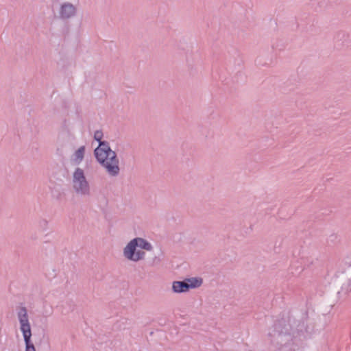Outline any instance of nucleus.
<instances>
[{
    "mask_svg": "<svg viewBox=\"0 0 351 351\" xmlns=\"http://www.w3.org/2000/svg\"><path fill=\"white\" fill-rule=\"evenodd\" d=\"M203 282L201 278H189L182 281H174L172 285V290L175 293H185L190 289L200 287Z\"/></svg>",
    "mask_w": 351,
    "mask_h": 351,
    "instance_id": "20e7f679",
    "label": "nucleus"
},
{
    "mask_svg": "<svg viewBox=\"0 0 351 351\" xmlns=\"http://www.w3.org/2000/svg\"><path fill=\"white\" fill-rule=\"evenodd\" d=\"M85 146L80 147L73 154L72 160L77 165L82 162L84 158Z\"/></svg>",
    "mask_w": 351,
    "mask_h": 351,
    "instance_id": "9d476101",
    "label": "nucleus"
},
{
    "mask_svg": "<svg viewBox=\"0 0 351 351\" xmlns=\"http://www.w3.org/2000/svg\"><path fill=\"white\" fill-rule=\"evenodd\" d=\"M77 9L75 5L70 2L62 3L58 10V18L62 21H69L75 17Z\"/></svg>",
    "mask_w": 351,
    "mask_h": 351,
    "instance_id": "423d86ee",
    "label": "nucleus"
},
{
    "mask_svg": "<svg viewBox=\"0 0 351 351\" xmlns=\"http://www.w3.org/2000/svg\"><path fill=\"white\" fill-rule=\"evenodd\" d=\"M136 244L134 243L132 239L123 248V256L131 261L138 262L143 260L145 256V252L141 250H138Z\"/></svg>",
    "mask_w": 351,
    "mask_h": 351,
    "instance_id": "39448f33",
    "label": "nucleus"
},
{
    "mask_svg": "<svg viewBox=\"0 0 351 351\" xmlns=\"http://www.w3.org/2000/svg\"><path fill=\"white\" fill-rule=\"evenodd\" d=\"M48 221L46 219H42L40 221V226L43 227L44 229L47 228Z\"/></svg>",
    "mask_w": 351,
    "mask_h": 351,
    "instance_id": "9b49d317",
    "label": "nucleus"
},
{
    "mask_svg": "<svg viewBox=\"0 0 351 351\" xmlns=\"http://www.w3.org/2000/svg\"><path fill=\"white\" fill-rule=\"evenodd\" d=\"M132 241L136 244L137 247L140 249L147 251H151L153 249L152 244L143 238L136 237Z\"/></svg>",
    "mask_w": 351,
    "mask_h": 351,
    "instance_id": "1a4fd4ad",
    "label": "nucleus"
},
{
    "mask_svg": "<svg viewBox=\"0 0 351 351\" xmlns=\"http://www.w3.org/2000/svg\"><path fill=\"white\" fill-rule=\"evenodd\" d=\"M73 187L75 192L82 196L90 195V187L84 175V170L80 167L75 169L73 174Z\"/></svg>",
    "mask_w": 351,
    "mask_h": 351,
    "instance_id": "7ed1b4c3",
    "label": "nucleus"
},
{
    "mask_svg": "<svg viewBox=\"0 0 351 351\" xmlns=\"http://www.w3.org/2000/svg\"><path fill=\"white\" fill-rule=\"evenodd\" d=\"M344 286H345V285L342 287V289H344ZM345 289H346V292H348V287L345 288Z\"/></svg>",
    "mask_w": 351,
    "mask_h": 351,
    "instance_id": "f8f14e48",
    "label": "nucleus"
},
{
    "mask_svg": "<svg viewBox=\"0 0 351 351\" xmlns=\"http://www.w3.org/2000/svg\"><path fill=\"white\" fill-rule=\"evenodd\" d=\"M17 318L25 345V351H36L35 346L31 339L32 334L26 307L21 306L18 308Z\"/></svg>",
    "mask_w": 351,
    "mask_h": 351,
    "instance_id": "f03ea898",
    "label": "nucleus"
},
{
    "mask_svg": "<svg viewBox=\"0 0 351 351\" xmlns=\"http://www.w3.org/2000/svg\"><path fill=\"white\" fill-rule=\"evenodd\" d=\"M292 324V336L297 337L308 332L307 320L306 318L301 319H289Z\"/></svg>",
    "mask_w": 351,
    "mask_h": 351,
    "instance_id": "0eeeda50",
    "label": "nucleus"
},
{
    "mask_svg": "<svg viewBox=\"0 0 351 351\" xmlns=\"http://www.w3.org/2000/svg\"><path fill=\"white\" fill-rule=\"evenodd\" d=\"M274 332L278 335L292 336V324L291 322H287L285 319L278 320L275 323Z\"/></svg>",
    "mask_w": 351,
    "mask_h": 351,
    "instance_id": "6e6552de",
    "label": "nucleus"
},
{
    "mask_svg": "<svg viewBox=\"0 0 351 351\" xmlns=\"http://www.w3.org/2000/svg\"><path fill=\"white\" fill-rule=\"evenodd\" d=\"M102 131L96 130L94 139L99 143V145L94 150L95 158L110 176L116 177L120 173L119 160L116 152L111 149L109 143L102 141Z\"/></svg>",
    "mask_w": 351,
    "mask_h": 351,
    "instance_id": "f257e3e1",
    "label": "nucleus"
}]
</instances>
